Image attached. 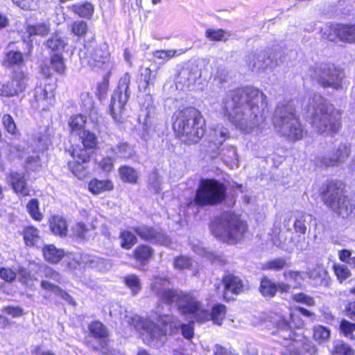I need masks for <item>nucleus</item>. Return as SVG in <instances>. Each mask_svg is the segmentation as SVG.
<instances>
[{
	"label": "nucleus",
	"instance_id": "30",
	"mask_svg": "<svg viewBox=\"0 0 355 355\" xmlns=\"http://www.w3.org/2000/svg\"><path fill=\"white\" fill-rule=\"evenodd\" d=\"M24 53L19 51L10 50L5 53L1 61L2 66L6 68L19 67L24 64Z\"/></svg>",
	"mask_w": 355,
	"mask_h": 355
},
{
	"label": "nucleus",
	"instance_id": "21",
	"mask_svg": "<svg viewBox=\"0 0 355 355\" xmlns=\"http://www.w3.org/2000/svg\"><path fill=\"white\" fill-rule=\"evenodd\" d=\"M155 249L148 244L140 243L137 245L129 255L134 261V268L144 270L146 266L154 259Z\"/></svg>",
	"mask_w": 355,
	"mask_h": 355
},
{
	"label": "nucleus",
	"instance_id": "55",
	"mask_svg": "<svg viewBox=\"0 0 355 355\" xmlns=\"http://www.w3.org/2000/svg\"><path fill=\"white\" fill-rule=\"evenodd\" d=\"M180 54L181 53H178L177 50H157L153 52V56L155 58L165 61H168Z\"/></svg>",
	"mask_w": 355,
	"mask_h": 355
},
{
	"label": "nucleus",
	"instance_id": "8",
	"mask_svg": "<svg viewBox=\"0 0 355 355\" xmlns=\"http://www.w3.org/2000/svg\"><path fill=\"white\" fill-rule=\"evenodd\" d=\"M342 113L333 105L322 103L315 108L311 124L318 132L336 134L342 127Z\"/></svg>",
	"mask_w": 355,
	"mask_h": 355
},
{
	"label": "nucleus",
	"instance_id": "39",
	"mask_svg": "<svg viewBox=\"0 0 355 355\" xmlns=\"http://www.w3.org/2000/svg\"><path fill=\"white\" fill-rule=\"evenodd\" d=\"M119 239L120 247L125 250H131L138 241L137 235L128 230H122L119 232Z\"/></svg>",
	"mask_w": 355,
	"mask_h": 355
},
{
	"label": "nucleus",
	"instance_id": "18",
	"mask_svg": "<svg viewBox=\"0 0 355 355\" xmlns=\"http://www.w3.org/2000/svg\"><path fill=\"white\" fill-rule=\"evenodd\" d=\"M130 82L131 76L130 73H125L119 79L118 87L123 89L125 99L123 101L121 100V92L119 94L118 99L115 96H112L111 98L110 112L112 118L118 123L123 122L125 119L123 114L124 106L128 97Z\"/></svg>",
	"mask_w": 355,
	"mask_h": 355
},
{
	"label": "nucleus",
	"instance_id": "6",
	"mask_svg": "<svg viewBox=\"0 0 355 355\" xmlns=\"http://www.w3.org/2000/svg\"><path fill=\"white\" fill-rule=\"evenodd\" d=\"M271 121L277 131L292 142L302 140L307 136L308 131L302 123L295 107L292 105H277Z\"/></svg>",
	"mask_w": 355,
	"mask_h": 355
},
{
	"label": "nucleus",
	"instance_id": "47",
	"mask_svg": "<svg viewBox=\"0 0 355 355\" xmlns=\"http://www.w3.org/2000/svg\"><path fill=\"white\" fill-rule=\"evenodd\" d=\"M331 355H355V350L347 343L339 340L330 352Z\"/></svg>",
	"mask_w": 355,
	"mask_h": 355
},
{
	"label": "nucleus",
	"instance_id": "46",
	"mask_svg": "<svg viewBox=\"0 0 355 355\" xmlns=\"http://www.w3.org/2000/svg\"><path fill=\"white\" fill-rule=\"evenodd\" d=\"M123 282L126 287L130 289L132 295H136L141 290V280L135 275H128L123 278Z\"/></svg>",
	"mask_w": 355,
	"mask_h": 355
},
{
	"label": "nucleus",
	"instance_id": "3",
	"mask_svg": "<svg viewBox=\"0 0 355 355\" xmlns=\"http://www.w3.org/2000/svg\"><path fill=\"white\" fill-rule=\"evenodd\" d=\"M347 182L329 178L318 188V196L324 206L338 218L350 219L355 216V202L348 195Z\"/></svg>",
	"mask_w": 355,
	"mask_h": 355
},
{
	"label": "nucleus",
	"instance_id": "25",
	"mask_svg": "<svg viewBox=\"0 0 355 355\" xmlns=\"http://www.w3.org/2000/svg\"><path fill=\"white\" fill-rule=\"evenodd\" d=\"M88 330L90 336L97 340H99L98 346L93 347L96 352L107 349L110 340V333L105 325L100 320H92L88 324Z\"/></svg>",
	"mask_w": 355,
	"mask_h": 355
},
{
	"label": "nucleus",
	"instance_id": "16",
	"mask_svg": "<svg viewBox=\"0 0 355 355\" xmlns=\"http://www.w3.org/2000/svg\"><path fill=\"white\" fill-rule=\"evenodd\" d=\"M62 282V275L51 267H46L44 270V277L40 282V287L42 290L53 293L59 295L62 299L71 302L72 297L58 284Z\"/></svg>",
	"mask_w": 355,
	"mask_h": 355
},
{
	"label": "nucleus",
	"instance_id": "10",
	"mask_svg": "<svg viewBox=\"0 0 355 355\" xmlns=\"http://www.w3.org/2000/svg\"><path fill=\"white\" fill-rule=\"evenodd\" d=\"M227 313V307L224 304H214L209 311L196 297L190 315L199 324H204L211 320L214 324L221 326L226 318Z\"/></svg>",
	"mask_w": 355,
	"mask_h": 355
},
{
	"label": "nucleus",
	"instance_id": "40",
	"mask_svg": "<svg viewBox=\"0 0 355 355\" xmlns=\"http://www.w3.org/2000/svg\"><path fill=\"white\" fill-rule=\"evenodd\" d=\"M70 33L78 39L86 37L89 31V26L87 21L83 19L73 21L70 25Z\"/></svg>",
	"mask_w": 355,
	"mask_h": 355
},
{
	"label": "nucleus",
	"instance_id": "45",
	"mask_svg": "<svg viewBox=\"0 0 355 355\" xmlns=\"http://www.w3.org/2000/svg\"><path fill=\"white\" fill-rule=\"evenodd\" d=\"M288 265L285 258H275L266 261L262 264L261 269L264 271H279L288 266Z\"/></svg>",
	"mask_w": 355,
	"mask_h": 355
},
{
	"label": "nucleus",
	"instance_id": "57",
	"mask_svg": "<svg viewBox=\"0 0 355 355\" xmlns=\"http://www.w3.org/2000/svg\"><path fill=\"white\" fill-rule=\"evenodd\" d=\"M0 277L5 282H12L17 277L15 271L6 267H0Z\"/></svg>",
	"mask_w": 355,
	"mask_h": 355
},
{
	"label": "nucleus",
	"instance_id": "38",
	"mask_svg": "<svg viewBox=\"0 0 355 355\" xmlns=\"http://www.w3.org/2000/svg\"><path fill=\"white\" fill-rule=\"evenodd\" d=\"M156 78V74L153 73L150 67L144 68L140 73L137 84L139 89L141 91H146L150 85H153Z\"/></svg>",
	"mask_w": 355,
	"mask_h": 355
},
{
	"label": "nucleus",
	"instance_id": "24",
	"mask_svg": "<svg viewBox=\"0 0 355 355\" xmlns=\"http://www.w3.org/2000/svg\"><path fill=\"white\" fill-rule=\"evenodd\" d=\"M350 156V147L347 144H340L336 150L332 152L330 157L322 156L318 160V166L320 168H328L338 166Z\"/></svg>",
	"mask_w": 355,
	"mask_h": 355
},
{
	"label": "nucleus",
	"instance_id": "26",
	"mask_svg": "<svg viewBox=\"0 0 355 355\" xmlns=\"http://www.w3.org/2000/svg\"><path fill=\"white\" fill-rule=\"evenodd\" d=\"M132 230L137 236L146 242H157L164 240L166 237L164 232L159 231L155 227L147 225L134 226Z\"/></svg>",
	"mask_w": 355,
	"mask_h": 355
},
{
	"label": "nucleus",
	"instance_id": "22",
	"mask_svg": "<svg viewBox=\"0 0 355 355\" xmlns=\"http://www.w3.org/2000/svg\"><path fill=\"white\" fill-rule=\"evenodd\" d=\"M7 182L12 191L20 198L31 196V187L23 173L11 171L7 175Z\"/></svg>",
	"mask_w": 355,
	"mask_h": 355
},
{
	"label": "nucleus",
	"instance_id": "34",
	"mask_svg": "<svg viewBox=\"0 0 355 355\" xmlns=\"http://www.w3.org/2000/svg\"><path fill=\"white\" fill-rule=\"evenodd\" d=\"M87 122V116L83 114L71 115L68 121L69 133L78 135L83 132V131L87 130L86 129Z\"/></svg>",
	"mask_w": 355,
	"mask_h": 355
},
{
	"label": "nucleus",
	"instance_id": "52",
	"mask_svg": "<svg viewBox=\"0 0 355 355\" xmlns=\"http://www.w3.org/2000/svg\"><path fill=\"white\" fill-rule=\"evenodd\" d=\"M339 331L345 337L354 338L355 323L346 319H342L339 323Z\"/></svg>",
	"mask_w": 355,
	"mask_h": 355
},
{
	"label": "nucleus",
	"instance_id": "51",
	"mask_svg": "<svg viewBox=\"0 0 355 355\" xmlns=\"http://www.w3.org/2000/svg\"><path fill=\"white\" fill-rule=\"evenodd\" d=\"M332 270L340 283L343 282L352 275L349 269L345 265L335 263L332 266Z\"/></svg>",
	"mask_w": 355,
	"mask_h": 355
},
{
	"label": "nucleus",
	"instance_id": "54",
	"mask_svg": "<svg viewBox=\"0 0 355 355\" xmlns=\"http://www.w3.org/2000/svg\"><path fill=\"white\" fill-rule=\"evenodd\" d=\"M292 300L295 302L304 304L309 306H313L315 304V300L313 297L302 292L293 295Z\"/></svg>",
	"mask_w": 355,
	"mask_h": 355
},
{
	"label": "nucleus",
	"instance_id": "11",
	"mask_svg": "<svg viewBox=\"0 0 355 355\" xmlns=\"http://www.w3.org/2000/svg\"><path fill=\"white\" fill-rule=\"evenodd\" d=\"M160 301L167 304L175 303L182 315H190L196 296L193 291L182 292L174 288H164L157 291Z\"/></svg>",
	"mask_w": 355,
	"mask_h": 355
},
{
	"label": "nucleus",
	"instance_id": "36",
	"mask_svg": "<svg viewBox=\"0 0 355 355\" xmlns=\"http://www.w3.org/2000/svg\"><path fill=\"white\" fill-rule=\"evenodd\" d=\"M68 45L66 39L60 36L58 33H54L46 42L48 49L53 52V53H63L65 47Z\"/></svg>",
	"mask_w": 355,
	"mask_h": 355
},
{
	"label": "nucleus",
	"instance_id": "41",
	"mask_svg": "<svg viewBox=\"0 0 355 355\" xmlns=\"http://www.w3.org/2000/svg\"><path fill=\"white\" fill-rule=\"evenodd\" d=\"M331 336V329L322 324H316L313 327L312 338L318 343L327 341Z\"/></svg>",
	"mask_w": 355,
	"mask_h": 355
},
{
	"label": "nucleus",
	"instance_id": "14",
	"mask_svg": "<svg viewBox=\"0 0 355 355\" xmlns=\"http://www.w3.org/2000/svg\"><path fill=\"white\" fill-rule=\"evenodd\" d=\"M222 285V299L229 303L236 301V297L248 291V285L241 277L234 272L227 271L220 279Z\"/></svg>",
	"mask_w": 355,
	"mask_h": 355
},
{
	"label": "nucleus",
	"instance_id": "37",
	"mask_svg": "<svg viewBox=\"0 0 355 355\" xmlns=\"http://www.w3.org/2000/svg\"><path fill=\"white\" fill-rule=\"evenodd\" d=\"M118 171L122 182L131 184L138 183L139 175L135 168L129 165H121L119 167Z\"/></svg>",
	"mask_w": 355,
	"mask_h": 355
},
{
	"label": "nucleus",
	"instance_id": "19",
	"mask_svg": "<svg viewBox=\"0 0 355 355\" xmlns=\"http://www.w3.org/2000/svg\"><path fill=\"white\" fill-rule=\"evenodd\" d=\"M326 38L331 42L355 44V23H336L329 26Z\"/></svg>",
	"mask_w": 355,
	"mask_h": 355
},
{
	"label": "nucleus",
	"instance_id": "43",
	"mask_svg": "<svg viewBox=\"0 0 355 355\" xmlns=\"http://www.w3.org/2000/svg\"><path fill=\"white\" fill-rule=\"evenodd\" d=\"M205 36L211 42H226L230 34L223 28H207L205 30Z\"/></svg>",
	"mask_w": 355,
	"mask_h": 355
},
{
	"label": "nucleus",
	"instance_id": "35",
	"mask_svg": "<svg viewBox=\"0 0 355 355\" xmlns=\"http://www.w3.org/2000/svg\"><path fill=\"white\" fill-rule=\"evenodd\" d=\"M259 291L265 298H272L277 293V283L264 275L260 279Z\"/></svg>",
	"mask_w": 355,
	"mask_h": 355
},
{
	"label": "nucleus",
	"instance_id": "42",
	"mask_svg": "<svg viewBox=\"0 0 355 355\" xmlns=\"http://www.w3.org/2000/svg\"><path fill=\"white\" fill-rule=\"evenodd\" d=\"M26 209L31 218L37 222L43 220V214L40 210V202L37 198H31L28 201Z\"/></svg>",
	"mask_w": 355,
	"mask_h": 355
},
{
	"label": "nucleus",
	"instance_id": "15",
	"mask_svg": "<svg viewBox=\"0 0 355 355\" xmlns=\"http://www.w3.org/2000/svg\"><path fill=\"white\" fill-rule=\"evenodd\" d=\"M28 86V75L22 70L13 71L10 79L0 83V96L13 97L24 93Z\"/></svg>",
	"mask_w": 355,
	"mask_h": 355
},
{
	"label": "nucleus",
	"instance_id": "61",
	"mask_svg": "<svg viewBox=\"0 0 355 355\" xmlns=\"http://www.w3.org/2000/svg\"><path fill=\"white\" fill-rule=\"evenodd\" d=\"M214 355H237V354H235L230 349L217 344L214 347Z\"/></svg>",
	"mask_w": 355,
	"mask_h": 355
},
{
	"label": "nucleus",
	"instance_id": "59",
	"mask_svg": "<svg viewBox=\"0 0 355 355\" xmlns=\"http://www.w3.org/2000/svg\"><path fill=\"white\" fill-rule=\"evenodd\" d=\"M304 214L300 218H296L293 223V228L296 233L304 235L306 232L307 228L304 224Z\"/></svg>",
	"mask_w": 355,
	"mask_h": 355
},
{
	"label": "nucleus",
	"instance_id": "27",
	"mask_svg": "<svg viewBox=\"0 0 355 355\" xmlns=\"http://www.w3.org/2000/svg\"><path fill=\"white\" fill-rule=\"evenodd\" d=\"M44 260L52 265L58 264L67 255L65 250L54 244H45L42 248Z\"/></svg>",
	"mask_w": 355,
	"mask_h": 355
},
{
	"label": "nucleus",
	"instance_id": "62",
	"mask_svg": "<svg viewBox=\"0 0 355 355\" xmlns=\"http://www.w3.org/2000/svg\"><path fill=\"white\" fill-rule=\"evenodd\" d=\"M295 329H285L284 331H288V336L283 335L284 332H282L280 334H278L279 336L284 338L286 340H291L292 342H296L298 340V338L300 337L299 334L296 333L295 331Z\"/></svg>",
	"mask_w": 355,
	"mask_h": 355
},
{
	"label": "nucleus",
	"instance_id": "56",
	"mask_svg": "<svg viewBox=\"0 0 355 355\" xmlns=\"http://www.w3.org/2000/svg\"><path fill=\"white\" fill-rule=\"evenodd\" d=\"M114 159H115L113 157L103 156L98 163V166L103 171L110 173L114 167Z\"/></svg>",
	"mask_w": 355,
	"mask_h": 355
},
{
	"label": "nucleus",
	"instance_id": "5",
	"mask_svg": "<svg viewBox=\"0 0 355 355\" xmlns=\"http://www.w3.org/2000/svg\"><path fill=\"white\" fill-rule=\"evenodd\" d=\"M78 137L80 144L71 145L68 150L72 160L67 162V168L81 180L89 173V164L98 149V140L96 134L89 130L83 131Z\"/></svg>",
	"mask_w": 355,
	"mask_h": 355
},
{
	"label": "nucleus",
	"instance_id": "20",
	"mask_svg": "<svg viewBox=\"0 0 355 355\" xmlns=\"http://www.w3.org/2000/svg\"><path fill=\"white\" fill-rule=\"evenodd\" d=\"M67 67L62 53H53L45 59L40 66V73L44 80H52L53 75H63Z\"/></svg>",
	"mask_w": 355,
	"mask_h": 355
},
{
	"label": "nucleus",
	"instance_id": "2",
	"mask_svg": "<svg viewBox=\"0 0 355 355\" xmlns=\"http://www.w3.org/2000/svg\"><path fill=\"white\" fill-rule=\"evenodd\" d=\"M193 323V321H191L188 324L178 325L175 317L169 314H159L156 322L138 315L132 316L130 320V324L141 334L146 335L144 340L148 345L159 341L167 334H175L179 329L184 338L191 339L194 335Z\"/></svg>",
	"mask_w": 355,
	"mask_h": 355
},
{
	"label": "nucleus",
	"instance_id": "60",
	"mask_svg": "<svg viewBox=\"0 0 355 355\" xmlns=\"http://www.w3.org/2000/svg\"><path fill=\"white\" fill-rule=\"evenodd\" d=\"M343 313L349 319L355 321V300L349 301L346 303Z\"/></svg>",
	"mask_w": 355,
	"mask_h": 355
},
{
	"label": "nucleus",
	"instance_id": "33",
	"mask_svg": "<svg viewBox=\"0 0 355 355\" xmlns=\"http://www.w3.org/2000/svg\"><path fill=\"white\" fill-rule=\"evenodd\" d=\"M114 188V183L110 179L98 180L94 178L88 182V190L94 195H98L104 192L111 191Z\"/></svg>",
	"mask_w": 355,
	"mask_h": 355
},
{
	"label": "nucleus",
	"instance_id": "1",
	"mask_svg": "<svg viewBox=\"0 0 355 355\" xmlns=\"http://www.w3.org/2000/svg\"><path fill=\"white\" fill-rule=\"evenodd\" d=\"M259 105L263 109L268 106L267 96L259 89L252 86L236 87L230 92L223 102V114L236 128H243L246 125V117L244 112L247 106L253 119L257 122V113Z\"/></svg>",
	"mask_w": 355,
	"mask_h": 355
},
{
	"label": "nucleus",
	"instance_id": "50",
	"mask_svg": "<svg viewBox=\"0 0 355 355\" xmlns=\"http://www.w3.org/2000/svg\"><path fill=\"white\" fill-rule=\"evenodd\" d=\"M110 76L111 71H109L103 76L102 81L97 83L95 94L98 98L101 99L106 96L109 89Z\"/></svg>",
	"mask_w": 355,
	"mask_h": 355
},
{
	"label": "nucleus",
	"instance_id": "44",
	"mask_svg": "<svg viewBox=\"0 0 355 355\" xmlns=\"http://www.w3.org/2000/svg\"><path fill=\"white\" fill-rule=\"evenodd\" d=\"M72 234L77 239L85 241L91 236V228L84 222H78L72 227Z\"/></svg>",
	"mask_w": 355,
	"mask_h": 355
},
{
	"label": "nucleus",
	"instance_id": "13",
	"mask_svg": "<svg viewBox=\"0 0 355 355\" xmlns=\"http://www.w3.org/2000/svg\"><path fill=\"white\" fill-rule=\"evenodd\" d=\"M316 81L324 88H332L336 90L343 88V71L334 64L325 63L314 69Z\"/></svg>",
	"mask_w": 355,
	"mask_h": 355
},
{
	"label": "nucleus",
	"instance_id": "23",
	"mask_svg": "<svg viewBox=\"0 0 355 355\" xmlns=\"http://www.w3.org/2000/svg\"><path fill=\"white\" fill-rule=\"evenodd\" d=\"M56 82L53 80H45L34 89L33 100L37 105H49L55 98Z\"/></svg>",
	"mask_w": 355,
	"mask_h": 355
},
{
	"label": "nucleus",
	"instance_id": "28",
	"mask_svg": "<svg viewBox=\"0 0 355 355\" xmlns=\"http://www.w3.org/2000/svg\"><path fill=\"white\" fill-rule=\"evenodd\" d=\"M69 10L74 15L80 19L90 20L94 17L95 6L90 1H81L71 4Z\"/></svg>",
	"mask_w": 355,
	"mask_h": 355
},
{
	"label": "nucleus",
	"instance_id": "29",
	"mask_svg": "<svg viewBox=\"0 0 355 355\" xmlns=\"http://www.w3.org/2000/svg\"><path fill=\"white\" fill-rule=\"evenodd\" d=\"M19 234L22 236L24 245L30 248H37L41 241L40 230L33 225H26Z\"/></svg>",
	"mask_w": 355,
	"mask_h": 355
},
{
	"label": "nucleus",
	"instance_id": "9",
	"mask_svg": "<svg viewBox=\"0 0 355 355\" xmlns=\"http://www.w3.org/2000/svg\"><path fill=\"white\" fill-rule=\"evenodd\" d=\"M95 42V36L84 41L83 49L79 52L80 60L92 70L102 69L109 65L111 53L107 43H101L93 47L92 44Z\"/></svg>",
	"mask_w": 355,
	"mask_h": 355
},
{
	"label": "nucleus",
	"instance_id": "17",
	"mask_svg": "<svg viewBox=\"0 0 355 355\" xmlns=\"http://www.w3.org/2000/svg\"><path fill=\"white\" fill-rule=\"evenodd\" d=\"M227 242L230 244H236L245 238L248 232L246 221L241 220L234 213H230L227 216L225 227Z\"/></svg>",
	"mask_w": 355,
	"mask_h": 355
},
{
	"label": "nucleus",
	"instance_id": "7",
	"mask_svg": "<svg viewBox=\"0 0 355 355\" xmlns=\"http://www.w3.org/2000/svg\"><path fill=\"white\" fill-rule=\"evenodd\" d=\"M227 190L225 184L216 178H201L193 199L188 202L187 207L217 206L226 200Z\"/></svg>",
	"mask_w": 355,
	"mask_h": 355
},
{
	"label": "nucleus",
	"instance_id": "64",
	"mask_svg": "<svg viewBox=\"0 0 355 355\" xmlns=\"http://www.w3.org/2000/svg\"><path fill=\"white\" fill-rule=\"evenodd\" d=\"M351 255V251L349 250L342 249L338 251V258L342 262L349 263Z\"/></svg>",
	"mask_w": 355,
	"mask_h": 355
},
{
	"label": "nucleus",
	"instance_id": "58",
	"mask_svg": "<svg viewBox=\"0 0 355 355\" xmlns=\"http://www.w3.org/2000/svg\"><path fill=\"white\" fill-rule=\"evenodd\" d=\"M3 311L13 318L21 317L25 314L24 309L19 306L8 305L4 306Z\"/></svg>",
	"mask_w": 355,
	"mask_h": 355
},
{
	"label": "nucleus",
	"instance_id": "31",
	"mask_svg": "<svg viewBox=\"0 0 355 355\" xmlns=\"http://www.w3.org/2000/svg\"><path fill=\"white\" fill-rule=\"evenodd\" d=\"M111 155L116 159L128 160L133 157L135 152L129 143L122 141L110 148Z\"/></svg>",
	"mask_w": 355,
	"mask_h": 355
},
{
	"label": "nucleus",
	"instance_id": "12",
	"mask_svg": "<svg viewBox=\"0 0 355 355\" xmlns=\"http://www.w3.org/2000/svg\"><path fill=\"white\" fill-rule=\"evenodd\" d=\"M302 315L311 319L315 318L314 312L302 306H295L291 307L289 308L288 318L284 316H279L278 320L273 322L274 326L276 328V331L274 332L273 334H280L282 332H284L285 329H303L305 322Z\"/></svg>",
	"mask_w": 355,
	"mask_h": 355
},
{
	"label": "nucleus",
	"instance_id": "4",
	"mask_svg": "<svg viewBox=\"0 0 355 355\" xmlns=\"http://www.w3.org/2000/svg\"><path fill=\"white\" fill-rule=\"evenodd\" d=\"M175 138L187 145L198 143L206 132L205 120L201 112L192 106L175 110L171 118Z\"/></svg>",
	"mask_w": 355,
	"mask_h": 355
},
{
	"label": "nucleus",
	"instance_id": "49",
	"mask_svg": "<svg viewBox=\"0 0 355 355\" xmlns=\"http://www.w3.org/2000/svg\"><path fill=\"white\" fill-rule=\"evenodd\" d=\"M2 123L8 134L17 137H20L21 133L17 129L12 116L10 114L3 115Z\"/></svg>",
	"mask_w": 355,
	"mask_h": 355
},
{
	"label": "nucleus",
	"instance_id": "63",
	"mask_svg": "<svg viewBox=\"0 0 355 355\" xmlns=\"http://www.w3.org/2000/svg\"><path fill=\"white\" fill-rule=\"evenodd\" d=\"M301 275H302V272L300 271H297V270H288V271H285L284 273H283V276L287 279H291L292 280H293L294 282H296L299 279V278L301 277Z\"/></svg>",
	"mask_w": 355,
	"mask_h": 355
},
{
	"label": "nucleus",
	"instance_id": "48",
	"mask_svg": "<svg viewBox=\"0 0 355 355\" xmlns=\"http://www.w3.org/2000/svg\"><path fill=\"white\" fill-rule=\"evenodd\" d=\"M19 282L28 288H33L37 281V278L31 272L24 268L18 270Z\"/></svg>",
	"mask_w": 355,
	"mask_h": 355
},
{
	"label": "nucleus",
	"instance_id": "32",
	"mask_svg": "<svg viewBox=\"0 0 355 355\" xmlns=\"http://www.w3.org/2000/svg\"><path fill=\"white\" fill-rule=\"evenodd\" d=\"M49 229L53 234L65 237L68 232V225L65 218L59 215H52L49 219Z\"/></svg>",
	"mask_w": 355,
	"mask_h": 355
},
{
	"label": "nucleus",
	"instance_id": "53",
	"mask_svg": "<svg viewBox=\"0 0 355 355\" xmlns=\"http://www.w3.org/2000/svg\"><path fill=\"white\" fill-rule=\"evenodd\" d=\"M192 266L191 257L185 255H179L173 259V267L175 269L183 270L190 269Z\"/></svg>",
	"mask_w": 355,
	"mask_h": 355
}]
</instances>
